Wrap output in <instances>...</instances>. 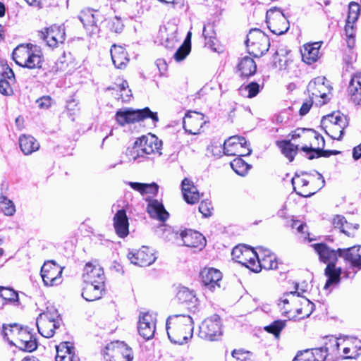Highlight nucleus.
<instances>
[{
    "instance_id": "obj_28",
    "label": "nucleus",
    "mask_w": 361,
    "mask_h": 361,
    "mask_svg": "<svg viewBox=\"0 0 361 361\" xmlns=\"http://www.w3.org/2000/svg\"><path fill=\"white\" fill-rule=\"evenodd\" d=\"M105 291L104 281L99 283H85L82 296L87 301L100 299Z\"/></svg>"
},
{
    "instance_id": "obj_15",
    "label": "nucleus",
    "mask_w": 361,
    "mask_h": 361,
    "mask_svg": "<svg viewBox=\"0 0 361 361\" xmlns=\"http://www.w3.org/2000/svg\"><path fill=\"white\" fill-rule=\"evenodd\" d=\"M169 232L173 236L180 237V245L187 247H195L201 250L206 244L204 237L199 232L192 230H186L180 233L178 232H172L171 230H169Z\"/></svg>"
},
{
    "instance_id": "obj_29",
    "label": "nucleus",
    "mask_w": 361,
    "mask_h": 361,
    "mask_svg": "<svg viewBox=\"0 0 361 361\" xmlns=\"http://www.w3.org/2000/svg\"><path fill=\"white\" fill-rule=\"evenodd\" d=\"M247 141L243 137L232 136L230 137L224 143V152L227 156H236L241 152V149H245V145Z\"/></svg>"
},
{
    "instance_id": "obj_3",
    "label": "nucleus",
    "mask_w": 361,
    "mask_h": 361,
    "mask_svg": "<svg viewBox=\"0 0 361 361\" xmlns=\"http://www.w3.org/2000/svg\"><path fill=\"white\" fill-rule=\"evenodd\" d=\"M161 147V140L154 135L148 134L138 138L127 155L130 161L139 163L145 161L148 155L160 157L162 154Z\"/></svg>"
},
{
    "instance_id": "obj_26",
    "label": "nucleus",
    "mask_w": 361,
    "mask_h": 361,
    "mask_svg": "<svg viewBox=\"0 0 361 361\" xmlns=\"http://www.w3.org/2000/svg\"><path fill=\"white\" fill-rule=\"evenodd\" d=\"M292 137L293 139L301 137L305 140H309L310 144L311 142L313 144L312 146L317 145L316 147H314V149H323L324 147V137L314 130L298 129L294 132Z\"/></svg>"
},
{
    "instance_id": "obj_45",
    "label": "nucleus",
    "mask_w": 361,
    "mask_h": 361,
    "mask_svg": "<svg viewBox=\"0 0 361 361\" xmlns=\"http://www.w3.org/2000/svg\"><path fill=\"white\" fill-rule=\"evenodd\" d=\"M176 298L181 303H193L196 300L193 290L185 286L178 288Z\"/></svg>"
},
{
    "instance_id": "obj_31",
    "label": "nucleus",
    "mask_w": 361,
    "mask_h": 361,
    "mask_svg": "<svg viewBox=\"0 0 361 361\" xmlns=\"http://www.w3.org/2000/svg\"><path fill=\"white\" fill-rule=\"evenodd\" d=\"M56 361H80V358L71 343L63 342L56 346Z\"/></svg>"
},
{
    "instance_id": "obj_47",
    "label": "nucleus",
    "mask_w": 361,
    "mask_h": 361,
    "mask_svg": "<svg viewBox=\"0 0 361 361\" xmlns=\"http://www.w3.org/2000/svg\"><path fill=\"white\" fill-rule=\"evenodd\" d=\"M312 145L313 144L311 142L309 146L305 145L301 147V149L308 154L309 159H313L319 157H329L331 155V150H323L322 149H314V148L312 147Z\"/></svg>"
},
{
    "instance_id": "obj_43",
    "label": "nucleus",
    "mask_w": 361,
    "mask_h": 361,
    "mask_svg": "<svg viewBox=\"0 0 361 361\" xmlns=\"http://www.w3.org/2000/svg\"><path fill=\"white\" fill-rule=\"evenodd\" d=\"M128 185L133 190L139 192L141 195L153 194L155 195L158 192V185L154 183H141L137 182H128Z\"/></svg>"
},
{
    "instance_id": "obj_48",
    "label": "nucleus",
    "mask_w": 361,
    "mask_h": 361,
    "mask_svg": "<svg viewBox=\"0 0 361 361\" xmlns=\"http://www.w3.org/2000/svg\"><path fill=\"white\" fill-rule=\"evenodd\" d=\"M231 166L237 174L242 176H245L250 169V165L240 157L234 159L231 162Z\"/></svg>"
},
{
    "instance_id": "obj_40",
    "label": "nucleus",
    "mask_w": 361,
    "mask_h": 361,
    "mask_svg": "<svg viewBox=\"0 0 361 361\" xmlns=\"http://www.w3.org/2000/svg\"><path fill=\"white\" fill-rule=\"evenodd\" d=\"M19 145L25 155H29L39 148V142L31 135H21L19 137Z\"/></svg>"
},
{
    "instance_id": "obj_19",
    "label": "nucleus",
    "mask_w": 361,
    "mask_h": 361,
    "mask_svg": "<svg viewBox=\"0 0 361 361\" xmlns=\"http://www.w3.org/2000/svg\"><path fill=\"white\" fill-rule=\"evenodd\" d=\"M257 264H259L258 269L255 272H259L262 269L267 270L276 269L278 267V262L276 256L269 250L259 247L257 248Z\"/></svg>"
},
{
    "instance_id": "obj_21",
    "label": "nucleus",
    "mask_w": 361,
    "mask_h": 361,
    "mask_svg": "<svg viewBox=\"0 0 361 361\" xmlns=\"http://www.w3.org/2000/svg\"><path fill=\"white\" fill-rule=\"evenodd\" d=\"M79 19L90 35H96L99 32L98 22L102 20V18L97 12H93L90 10L82 11L79 16Z\"/></svg>"
},
{
    "instance_id": "obj_12",
    "label": "nucleus",
    "mask_w": 361,
    "mask_h": 361,
    "mask_svg": "<svg viewBox=\"0 0 361 361\" xmlns=\"http://www.w3.org/2000/svg\"><path fill=\"white\" fill-rule=\"evenodd\" d=\"M221 334V322L217 314H213L204 319L200 326V336L209 341L217 340Z\"/></svg>"
},
{
    "instance_id": "obj_9",
    "label": "nucleus",
    "mask_w": 361,
    "mask_h": 361,
    "mask_svg": "<svg viewBox=\"0 0 361 361\" xmlns=\"http://www.w3.org/2000/svg\"><path fill=\"white\" fill-rule=\"evenodd\" d=\"M106 361H133L132 349L125 343L118 341L106 345L103 352Z\"/></svg>"
},
{
    "instance_id": "obj_38",
    "label": "nucleus",
    "mask_w": 361,
    "mask_h": 361,
    "mask_svg": "<svg viewBox=\"0 0 361 361\" xmlns=\"http://www.w3.org/2000/svg\"><path fill=\"white\" fill-rule=\"evenodd\" d=\"M111 56L113 63L117 68H124L128 62L125 49L121 46L113 45L111 49Z\"/></svg>"
},
{
    "instance_id": "obj_36",
    "label": "nucleus",
    "mask_w": 361,
    "mask_h": 361,
    "mask_svg": "<svg viewBox=\"0 0 361 361\" xmlns=\"http://www.w3.org/2000/svg\"><path fill=\"white\" fill-rule=\"evenodd\" d=\"M345 346L343 349V359H355L361 354V341L356 338L343 341Z\"/></svg>"
},
{
    "instance_id": "obj_64",
    "label": "nucleus",
    "mask_w": 361,
    "mask_h": 361,
    "mask_svg": "<svg viewBox=\"0 0 361 361\" xmlns=\"http://www.w3.org/2000/svg\"><path fill=\"white\" fill-rule=\"evenodd\" d=\"M293 361H314L313 355L309 352V349L297 354Z\"/></svg>"
},
{
    "instance_id": "obj_17",
    "label": "nucleus",
    "mask_w": 361,
    "mask_h": 361,
    "mask_svg": "<svg viewBox=\"0 0 361 361\" xmlns=\"http://www.w3.org/2000/svg\"><path fill=\"white\" fill-rule=\"evenodd\" d=\"M324 78L318 77L310 81L307 85V90L312 99L320 98L322 100L319 101L320 105L326 102L327 94L329 92L328 87L324 84Z\"/></svg>"
},
{
    "instance_id": "obj_53",
    "label": "nucleus",
    "mask_w": 361,
    "mask_h": 361,
    "mask_svg": "<svg viewBox=\"0 0 361 361\" xmlns=\"http://www.w3.org/2000/svg\"><path fill=\"white\" fill-rule=\"evenodd\" d=\"M343 345V343H340L336 338L331 337L325 343L324 348L326 353L328 354H332L337 355L339 350V346Z\"/></svg>"
},
{
    "instance_id": "obj_56",
    "label": "nucleus",
    "mask_w": 361,
    "mask_h": 361,
    "mask_svg": "<svg viewBox=\"0 0 361 361\" xmlns=\"http://www.w3.org/2000/svg\"><path fill=\"white\" fill-rule=\"evenodd\" d=\"M286 326L285 320H276L271 323L270 325L265 326L264 329L269 332L271 333L276 336H279L281 330Z\"/></svg>"
},
{
    "instance_id": "obj_34",
    "label": "nucleus",
    "mask_w": 361,
    "mask_h": 361,
    "mask_svg": "<svg viewBox=\"0 0 361 361\" xmlns=\"http://www.w3.org/2000/svg\"><path fill=\"white\" fill-rule=\"evenodd\" d=\"M147 211L152 218L161 221H165L169 216L163 204L155 199L148 200Z\"/></svg>"
},
{
    "instance_id": "obj_59",
    "label": "nucleus",
    "mask_w": 361,
    "mask_h": 361,
    "mask_svg": "<svg viewBox=\"0 0 361 361\" xmlns=\"http://www.w3.org/2000/svg\"><path fill=\"white\" fill-rule=\"evenodd\" d=\"M232 356L238 361H252L251 353L249 351H245L242 349L233 350Z\"/></svg>"
},
{
    "instance_id": "obj_20",
    "label": "nucleus",
    "mask_w": 361,
    "mask_h": 361,
    "mask_svg": "<svg viewBox=\"0 0 361 361\" xmlns=\"http://www.w3.org/2000/svg\"><path fill=\"white\" fill-rule=\"evenodd\" d=\"M138 332L146 340L153 338L156 329V319L149 313H143L139 319Z\"/></svg>"
},
{
    "instance_id": "obj_14",
    "label": "nucleus",
    "mask_w": 361,
    "mask_h": 361,
    "mask_svg": "<svg viewBox=\"0 0 361 361\" xmlns=\"http://www.w3.org/2000/svg\"><path fill=\"white\" fill-rule=\"evenodd\" d=\"M128 258L131 263L140 267H147L153 264L157 257L152 248L142 246L140 249L128 252Z\"/></svg>"
},
{
    "instance_id": "obj_52",
    "label": "nucleus",
    "mask_w": 361,
    "mask_h": 361,
    "mask_svg": "<svg viewBox=\"0 0 361 361\" xmlns=\"http://www.w3.org/2000/svg\"><path fill=\"white\" fill-rule=\"evenodd\" d=\"M360 6L357 3L350 2L348 6V15L346 21L348 23H356L360 17Z\"/></svg>"
},
{
    "instance_id": "obj_11",
    "label": "nucleus",
    "mask_w": 361,
    "mask_h": 361,
    "mask_svg": "<svg viewBox=\"0 0 361 361\" xmlns=\"http://www.w3.org/2000/svg\"><path fill=\"white\" fill-rule=\"evenodd\" d=\"M257 252L252 248L248 247L243 245L235 246L231 252L232 257L239 264L250 269L252 271H256L259 264H257L256 259L257 258Z\"/></svg>"
},
{
    "instance_id": "obj_27",
    "label": "nucleus",
    "mask_w": 361,
    "mask_h": 361,
    "mask_svg": "<svg viewBox=\"0 0 361 361\" xmlns=\"http://www.w3.org/2000/svg\"><path fill=\"white\" fill-rule=\"evenodd\" d=\"M181 190L185 202L194 204L199 202L200 194L194 183L188 178H185L181 182Z\"/></svg>"
},
{
    "instance_id": "obj_13",
    "label": "nucleus",
    "mask_w": 361,
    "mask_h": 361,
    "mask_svg": "<svg viewBox=\"0 0 361 361\" xmlns=\"http://www.w3.org/2000/svg\"><path fill=\"white\" fill-rule=\"evenodd\" d=\"M63 268L54 261L44 262L41 268V276L47 286H57L62 282Z\"/></svg>"
},
{
    "instance_id": "obj_18",
    "label": "nucleus",
    "mask_w": 361,
    "mask_h": 361,
    "mask_svg": "<svg viewBox=\"0 0 361 361\" xmlns=\"http://www.w3.org/2000/svg\"><path fill=\"white\" fill-rule=\"evenodd\" d=\"M200 278L202 284L207 288L214 290L216 288H220L219 283L222 279V274L217 269L205 267L200 272Z\"/></svg>"
},
{
    "instance_id": "obj_62",
    "label": "nucleus",
    "mask_w": 361,
    "mask_h": 361,
    "mask_svg": "<svg viewBox=\"0 0 361 361\" xmlns=\"http://www.w3.org/2000/svg\"><path fill=\"white\" fill-rule=\"evenodd\" d=\"M358 227V224L353 225L352 224L346 222L341 233L345 234L348 237H354Z\"/></svg>"
},
{
    "instance_id": "obj_54",
    "label": "nucleus",
    "mask_w": 361,
    "mask_h": 361,
    "mask_svg": "<svg viewBox=\"0 0 361 361\" xmlns=\"http://www.w3.org/2000/svg\"><path fill=\"white\" fill-rule=\"evenodd\" d=\"M18 302V294L13 290L5 288L3 291V299L1 302V307L8 302Z\"/></svg>"
},
{
    "instance_id": "obj_16",
    "label": "nucleus",
    "mask_w": 361,
    "mask_h": 361,
    "mask_svg": "<svg viewBox=\"0 0 361 361\" xmlns=\"http://www.w3.org/2000/svg\"><path fill=\"white\" fill-rule=\"evenodd\" d=\"M206 123L204 121V116L196 111L188 112L183 121V128L186 132L192 135H197L200 133V129Z\"/></svg>"
},
{
    "instance_id": "obj_39",
    "label": "nucleus",
    "mask_w": 361,
    "mask_h": 361,
    "mask_svg": "<svg viewBox=\"0 0 361 361\" xmlns=\"http://www.w3.org/2000/svg\"><path fill=\"white\" fill-rule=\"evenodd\" d=\"M238 70L241 77H250L255 73L257 65L253 59L249 56H245L238 63Z\"/></svg>"
},
{
    "instance_id": "obj_1",
    "label": "nucleus",
    "mask_w": 361,
    "mask_h": 361,
    "mask_svg": "<svg viewBox=\"0 0 361 361\" xmlns=\"http://www.w3.org/2000/svg\"><path fill=\"white\" fill-rule=\"evenodd\" d=\"M278 306L289 319H303L310 316L314 305L297 291L286 292L279 299Z\"/></svg>"
},
{
    "instance_id": "obj_30",
    "label": "nucleus",
    "mask_w": 361,
    "mask_h": 361,
    "mask_svg": "<svg viewBox=\"0 0 361 361\" xmlns=\"http://www.w3.org/2000/svg\"><path fill=\"white\" fill-rule=\"evenodd\" d=\"M114 227L116 233L120 238H125L129 233V222L126 212L124 209L118 210L113 218Z\"/></svg>"
},
{
    "instance_id": "obj_23",
    "label": "nucleus",
    "mask_w": 361,
    "mask_h": 361,
    "mask_svg": "<svg viewBox=\"0 0 361 361\" xmlns=\"http://www.w3.org/2000/svg\"><path fill=\"white\" fill-rule=\"evenodd\" d=\"M105 276L102 267L97 263L88 262L85 264L82 280L84 283H101L104 281Z\"/></svg>"
},
{
    "instance_id": "obj_49",
    "label": "nucleus",
    "mask_w": 361,
    "mask_h": 361,
    "mask_svg": "<svg viewBox=\"0 0 361 361\" xmlns=\"http://www.w3.org/2000/svg\"><path fill=\"white\" fill-rule=\"evenodd\" d=\"M239 91L241 95L248 98H252L257 96L259 92L260 85L257 82H252L247 85L241 86Z\"/></svg>"
},
{
    "instance_id": "obj_58",
    "label": "nucleus",
    "mask_w": 361,
    "mask_h": 361,
    "mask_svg": "<svg viewBox=\"0 0 361 361\" xmlns=\"http://www.w3.org/2000/svg\"><path fill=\"white\" fill-rule=\"evenodd\" d=\"M160 229L163 231L162 237L165 240L168 241H172L173 243H176L178 245H180V237H176L172 235L169 230H171L172 232H175L171 227L167 226L166 225H162L160 228Z\"/></svg>"
},
{
    "instance_id": "obj_32",
    "label": "nucleus",
    "mask_w": 361,
    "mask_h": 361,
    "mask_svg": "<svg viewBox=\"0 0 361 361\" xmlns=\"http://www.w3.org/2000/svg\"><path fill=\"white\" fill-rule=\"evenodd\" d=\"M341 269L336 267L334 264H328L325 269L326 282L324 288L326 290H331L337 286L341 282Z\"/></svg>"
},
{
    "instance_id": "obj_50",
    "label": "nucleus",
    "mask_w": 361,
    "mask_h": 361,
    "mask_svg": "<svg viewBox=\"0 0 361 361\" xmlns=\"http://www.w3.org/2000/svg\"><path fill=\"white\" fill-rule=\"evenodd\" d=\"M216 34L212 25H204L203 27V36L205 39V44L214 51H217L215 47Z\"/></svg>"
},
{
    "instance_id": "obj_44",
    "label": "nucleus",
    "mask_w": 361,
    "mask_h": 361,
    "mask_svg": "<svg viewBox=\"0 0 361 361\" xmlns=\"http://www.w3.org/2000/svg\"><path fill=\"white\" fill-rule=\"evenodd\" d=\"M278 147L281 149L282 154L290 161L294 159L298 149V145H295L290 141L277 142Z\"/></svg>"
},
{
    "instance_id": "obj_60",
    "label": "nucleus",
    "mask_w": 361,
    "mask_h": 361,
    "mask_svg": "<svg viewBox=\"0 0 361 361\" xmlns=\"http://www.w3.org/2000/svg\"><path fill=\"white\" fill-rule=\"evenodd\" d=\"M309 352L313 355L314 361H325L327 356L323 347L309 350Z\"/></svg>"
},
{
    "instance_id": "obj_10",
    "label": "nucleus",
    "mask_w": 361,
    "mask_h": 361,
    "mask_svg": "<svg viewBox=\"0 0 361 361\" xmlns=\"http://www.w3.org/2000/svg\"><path fill=\"white\" fill-rule=\"evenodd\" d=\"M266 19L269 29L275 35H283L289 29L290 25L287 18L279 8H274L268 10Z\"/></svg>"
},
{
    "instance_id": "obj_37",
    "label": "nucleus",
    "mask_w": 361,
    "mask_h": 361,
    "mask_svg": "<svg viewBox=\"0 0 361 361\" xmlns=\"http://www.w3.org/2000/svg\"><path fill=\"white\" fill-rule=\"evenodd\" d=\"M348 92L356 104H361V73L355 74L351 78Z\"/></svg>"
},
{
    "instance_id": "obj_7",
    "label": "nucleus",
    "mask_w": 361,
    "mask_h": 361,
    "mask_svg": "<svg viewBox=\"0 0 361 361\" xmlns=\"http://www.w3.org/2000/svg\"><path fill=\"white\" fill-rule=\"evenodd\" d=\"M115 118L117 123L121 126L139 122L148 118H150L154 123L159 121L157 114L151 111L147 107L137 110L130 108L120 109L116 111Z\"/></svg>"
},
{
    "instance_id": "obj_8",
    "label": "nucleus",
    "mask_w": 361,
    "mask_h": 361,
    "mask_svg": "<svg viewBox=\"0 0 361 361\" xmlns=\"http://www.w3.org/2000/svg\"><path fill=\"white\" fill-rule=\"evenodd\" d=\"M245 44L249 52L257 57L267 53L270 47L269 37L259 29L250 31L247 35Z\"/></svg>"
},
{
    "instance_id": "obj_61",
    "label": "nucleus",
    "mask_w": 361,
    "mask_h": 361,
    "mask_svg": "<svg viewBox=\"0 0 361 361\" xmlns=\"http://www.w3.org/2000/svg\"><path fill=\"white\" fill-rule=\"evenodd\" d=\"M109 24L111 30L116 33L121 32L123 27L121 18L116 16L110 20Z\"/></svg>"
},
{
    "instance_id": "obj_55",
    "label": "nucleus",
    "mask_w": 361,
    "mask_h": 361,
    "mask_svg": "<svg viewBox=\"0 0 361 361\" xmlns=\"http://www.w3.org/2000/svg\"><path fill=\"white\" fill-rule=\"evenodd\" d=\"M190 52V43H184L176 50L173 55V58L176 61H181L185 59V57Z\"/></svg>"
},
{
    "instance_id": "obj_51",
    "label": "nucleus",
    "mask_w": 361,
    "mask_h": 361,
    "mask_svg": "<svg viewBox=\"0 0 361 361\" xmlns=\"http://www.w3.org/2000/svg\"><path fill=\"white\" fill-rule=\"evenodd\" d=\"M356 23H348L346 21L345 26V34L347 45L349 48H353L355 45Z\"/></svg>"
},
{
    "instance_id": "obj_22",
    "label": "nucleus",
    "mask_w": 361,
    "mask_h": 361,
    "mask_svg": "<svg viewBox=\"0 0 361 361\" xmlns=\"http://www.w3.org/2000/svg\"><path fill=\"white\" fill-rule=\"evenodd\" d=\"M44 35V40L47 44L52 48L58 47L59 44L63 43L65 40V29L63 25H51L50 27L46 29Z\"/></svg>"
},
{
    "instance_id": "obj_5",
    "label": "nucleus",
    "mask_w": 361,
    "mask_h": 361,
    "mask_svg": "<svg viewBox=\"0 0 361 361\" xmlns=\"http://www.w3.org/2000/svg\"><path fill=\"white\" fill-rule=\"evenodd\" d=\"M36 324L38 332L42 336L51 338L55 331L60 327L61 318L57 309L53 305H49L39 314Z\"/></svg>"
},
{
    "instance_id": "obj_33",
    "label": "nucleus",
    "mask_w": 361,
    "mask_h": 361,
    "mask_svg": "<svg viewBox=\"0 0 361 361\" xmlns=\"http://www.w3.org/2000/svg\"><path fill=\"white\" fill-rule=\"evenodd\" d=\"M321 44L322 42L305 44L301 50L302 61L307 64L316 62L321 56L319 52Z\"/></svg>"
},
{
    "instance_id": "obj_46",
    "label": "nucleus",
    "mask_w": 361,
    "mask_h": 361,
    "mask_svg": "<svg viewBox=\"0 0 361 361\" xmlns=\"http://www.w3.org/2000/svg\"><path fill=\"white\" fill-rule=\"evenodd\" d=\"M0 210L4 215L12 216L16 212L15 204L5 195H0Z\"/></svg>"
},
{
    "instance_id": "obj_41",
    "label": "nucleus",
    "mask_w": 361,
    "mask_h": 361,
    "mask_svg": "<svg viewBox=\"0 0 361 361\" xmlns=\"http://www.w3.org/2000/svg\"><path fill=\"white\" fill-rule=\"evenodd\" d=\"M23 329L24 328L16 324L4 325L2 334L4 338L8 341L10 345H14L17 339L20 337Z\"/></svg>"
},
{
    "instance_id": "obj_57",
    "label": "nucleus",
    "mask_w": 361,
    "mask_h": 361,
    "mask_svg": "<svg viewBox=\"0 0 361 361\" xmlns=\"http://www.w3.org/2000/svg\"><path fill=\"white\" fill-rule=\"evenodd\" d=\"M118 90L121 92L120 97L118 99H121L122 102H127L130 99L132 96L131 90L128 89V84L126 81H123L121 84L117 85Z\"/></svg>"
},
{
    "instance_id": "obj_42",
    "label": "nucleus",
    "mask_w": 361,
    "mask_h": 361,
    "mask_svg": "<svg viewBox=\"0 0 361 361\" xmlns=\"http://www.w3.org/2000/svg\"><path fill=\"white\" fill-rule=\"evenodd\" d=\"M308 183V180L298 174H295V176L292 178V185L294 190L302 197H310L314 193L313 192H308L305 189V187L307 186Z\"/></svg>"
},
{
    "instance_id": "obj_6",
    "label": "nucleus",
    "mask_w": 361,
    "mask_h": 361,
    "mask_svg": "<svg viewBox=\"0 0 361 361\" xmlns=\"http://www.w3.org/2000/svg\"><path fill=\"white\" fill-rule=\"evenodd\" d=\"M348 126L347 117L339 111L324 116L321 126L325 133L332 139L341 140L345 128Z\"/></svg>"
},
{
    "instance_id": "obj_2",
    "label": "nucleus",
    "mask_w": 361,
    "mask_h": 361,
    "mask_svg": "<svg viewBox=\"0 0 361 361\" xmlns=\"http://www.w3.org/2000/svg\"><path fill=\"white\" fill-rule=\"evenodd\" d=\"M166 325L169 339L176 343L183 344L192 336L193 320L189 315L169 316Z\"/></svg>"
},
{
    "instance_id": "obj_4",
    "label": "nucleus",
    "mask_w": 361,
    "mask_h": 361,
    "mask_svg": "<svg viewBox=\"0 0 361 361\" xmlns=\"http://www.w3.org/2000/svg\"><path fill=\"white\" fill-rule=\"evenodd\" d=\"M12 57L16 64L28 69L41 68L44 62L40 48L31 43L17 46L13 51Z\"/></svg>"
},
{
    "instance_id": "obj_35",
    "label": "nucleus",
    "mask_w": 361,
    "mask_h": 361,
    "mask_svg": "<svg viewBox=\"0 0 361 361\" xmlns=\"http://www.w3.org/2000/svg\"><path fill=\"white\" fill-rule=\"evenodd\" d=\"M341 257L350 262L351 265L361 269V246L338 249Z\"/></svg>"
},
{
    "instance_id": "obj_24",
    "label": "nucleus",
    "mask_w": 361,
    "mask_h": 361,
    "mask_svg": "<svg viewBox=\"0 0 361 361\" xmlns=\"http://www.w3.org/2000/svg\"><path fill=\"white\" fill-rule=\"evenodd\" d=\"M314 251L319 255V259L324 263L334 264L338 259L341 257L339 255L338 249L336 250L331 249L325 243H314L311 245Z\"/></svg>"
},
{
    "instance_id": "obj_63",
    "label": "nucleus",
    "mask_w": 361,
    "mask_h": 361,
    "mask_svg": "<svg viewBox=\"0 0 361 361\" xmlns=\"http://www.w3.org/2000/svg\"><path fill=\"white\" fill-rule=\"evenodd\" d=\"M0 93L4 95H11L13 94V89L9 82L6 80H0Z\"/></svg>"
},
{
    "instance_id": "obj_25",
    "label": "nucleus",
    "mask_w": 361,
    "mask_h": 361,
    "mask_svg": "<svg viewBox=\"0 0 361 361\" xmlns=\"http://www.w3.org/2000/svg\"><path fill=\"white\" fill-rule=\"evenodd\" d=\"M14 345L21 350L32 352L37 349V342L34 335L27 328H24Z\"/></svg>"
}]
</instances>
